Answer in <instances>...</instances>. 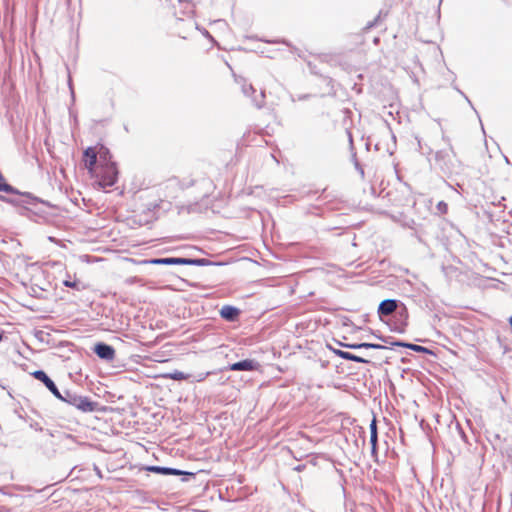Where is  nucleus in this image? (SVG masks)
I'll return each instance as SVG.
<instances>
[{
    "instance_id": "f257e3e1",
    "label": "nucleus",
    "mask_w": 512,
    "mask_h": 512,
    "mask_svg": "<svg viewBox=\"0 0 512 512\" xmlns=\"http://www.w3.org/2000/svg\"><path fill=\"white\" fill-rule=\"evenodd\" d=\"M443 139L447 142L448 147L435 153V165L446 175L458 174L461 170V163L449 139H446L445 136Z\"/></svg>"
},
{
    "instance_id": "f03ea898",
    "label": "nucleus",
    "mask_w": 512,
    "mask_h": 512,
    "mask_svg": "<svg viewBox=\"0 0 512 512\" xmlns=\"http://www.w3.org/2000/svg\"><path fill=\"white\" fill-rule=\"evenodd\" d=\"M0 191L17 195V197H15V198L1 197V199L3 201L13 204V205H20V206L26 207L27 205H34L35 203L38 202V199L36 197H34L32 194H30L28 192L21 193L16 188H14L10 184L6 183L1 172H0Z\"/></svg>"
},
{
    "instance_id": "7ed1b4c3",
    "label": "nucleus",
    "mask_w": 512,
    "mask_h": 512,
    "mask_svg": "<svg viewBox=\"0 0 512 512\" xmlns=\"http://www.w3.org/2000/svg\"><path fill=\"white\" fill-rule=\"evenodd\" d=\"M99 155L100 159H104L105 161V164L101 167L99 183L103 187H111L117 182L118 179L116 163L111 162L110 158L108 159L109 151L104 147H101Z\"/></svg>"
},
{
    "instance_id": "20e7f679",
    "label": "nucleus",
    "mask_w": 512,
    "mask_h": 512,
    "mask_svg": "<svg viewBox=\"0 0 512 512\" xmlns=\"http://www.w3.org/2000/svg\"><path fill=\"white\" fill-rule=\"evenodd\" d=\"M58 399L85 413L93 412L97 407V402L91 401L90 398L69 390H65L63 393L61 392V398Z\"/></svg>"
},
{
    "instance_id": "39448f33",
    "label": "nucleus",
    "mask_w": 512,
    "mask_h": 512,
    "mask_svg": "<svg viewBox=\"0 0 512 512\" xmlns=\"http://www.w3.org/2000/svg\"><path fill=\"white\" fill-rule=\"evenodd\" d=\"M236 81L241 85V90L243 94L247 97H251L252 103L255 105V107L260 109L265 105L264 90H261L258 95H255L256 90L252 84L247 83L245 79H236Z\"/></svg>"
},
{
    "instance_id": "423d86ee",
    "label": "nucleus",
    "mask_w": 512,
    "mask_h": 512,
    "mask_svg": "<svg viewBox=\"0 0 512 512\" xmlns=\"http://www.w3.org/2000/svg\"><path fill=\"white\" fill-rule=\"evenodd\" d=\"M32 376L41 381L45 387L56 397L61 398V392L54 383V381L46 374L43 370H36L32 373Z\"/></svg>"
},
{
    "instance_id": "0eeeda50",
    "label": "nucleus",
    "mask_w": 512,
    "mask_h": 512,
    "mask_svg": "<svg viewBox=\"0 0 512 512\" xmlns=\"http://www.w3.org/2000/svg\"><path fill=\"white\" fill-rule=\"evenodd\" d=\"M94 353L105 361H112L115 358V349L103 342L95 344Z\"/></svg>"
},
{
    "instance_id": "6e6552de",
    "label": "nucleus",
    "mask_w": 512,
    "mask_h": 512,
    "mask_svg": "<svg viewBox=\"0 0 512 512\" xmlns=\"http://www.w3.org/2000/svg\"><path fill=\"white\" fill-rule=\"evenodd\" d=\"M400 306V301L396 299H385L378 306V315L380 317L389 316Z\"/></svg>"
},
{
    "instance_id": "1a4fd4ad",
    "label": "nucleus",
    "mask_w": 512,
    "mask_h": 512,
    "mask_svg": "<svg viewBox=\"0 0 512 512\" xmlns=\"http://www.w3.org/2000/svg\"><path fill=\"white\" fill-rule=\"evenodd\" d=\"M259 367V363L253 359H245L230 364L226 369L231 371H254Z\"/></svg>"
},
{
    "instance_id": "9d476101",
    "label": "nucleus",
    "mask_w": 512,
    "mask_h": 512,
    "mask_svg": "<svg viewBox=\"0 0 512 512\" xmlns=\"http://www.w3.org/2000/svg\"><path fill=\"white\" fill-rule=\"evenodd\" d=\"M146 471L162 474V475H189L193 476V473L185 472L176 468H170V467H162V466H146L144 468Z\"/></svg>"
},
{
    "instance_id": "9b49d317",
    "label": "nucleus",
    "mask_w": 512,
    "mask_h": 512,
    "mask_svg": "<svg viewBox=\"0 0 512 512\" xmlns=\"http://www.w3.org/2000/svg\"><path fill=\"white\" fill-rule=\"evenodd\" d=\"M183 262L182 257L152 258L145 261L151 265H183Z\"/></svg>"
},
{
    "instance_id": "f8f14e48",
    "label": "nucleus",
    "mask_w": 512,
    "mask_h": 512,
    "mask_svg": "<svg viewBox=\"0 0 512 512\" xmlns=\"http://www.w3.org/2000/svg\"><path fill=\"white\" fill-rule=\"evenodd\" d=\"M240 314V310L234 306L225 305L220 310V315L227 321H235Z\"/></svg>"
},
{
    "instance_id": "ddd939ff",
    "label": "nucleus",
    "mask_w": 512,
    "mask_h": 512,
    "mask_svg": "<svg viewBox=\"0 0 512 512\" xmlns=\"http://www.w3.org/2000/svg\"><path fill=\"white\" fill-rule=\"evenodd\" d=\"M84 157L85 159V167L92 171L97 163V152L92 147H88L84 151Z\"/></svg>"
},
{
    "instance_id": "4468645a",
    "label": "nucleus",
    "mask_w": 512,
    "mask_h": 512,
    "mask_svg": "<svg viewBox=\"0 0 512 512\" xmlns=\"http://www.w3.org/2000/svg\"><path fill=\"white\" fill-rule=\"evenodd\" d=\"M333 352L337 356H339L340 358L345 359V360L353 361L356 363H365V364L369 363V360H367L363 357L357 356L355 354H352L350 352H346V351L338 350V349H333Z\"/></svg>"
},
{
    "instance_id": "2eb2a0df",
    "label": "nucleus",
    "mask_w": 512,
    "mask_h": 512,
    "mask_svg": "<svg viewBox=\"0 0 512 512\" xmlns=\"http://www.w3.org/2000/svg\"><path fill=\"white\" fill-rule=\"evenodd\" d=\"M393 344L395 346L406 347L408 349H411L413 351L420 352V353H431V351L428 348H426L424 346L412 344V343H405V342L397 341V342H394Z\"/></svg>"
},
{
    "instance_id": "dca6fc26",
    "label": "nucleus",
    "mask_w": 512,
    "mask_h": 512,
    "mask_svg": "<svg viewBox=\"0 0 512 512\" xmlns=\"http://www.w3.org/2000/svg\"><path fill=\"white\" fill-rule=\"evenodd\" d=\"M210 260L206 258H184L183 265H191V266H207L210 265Z\"/></svg>"
},
{
    "instance_id": "f3484780",
    "label": "nucleus",
    "mask_w": 512,
    "mask_h": 512,
    "mask_svg": "<svg viewBox=\"0 0 512 512\" xmlns=\"http://www.w3.org/2000/svg\"><path fill=\"white\" fill-rule=\"evenodd\" d=\"M377 439H378V436H377V426H376L375 420H373L371 425H370V443L372 445V452L373 453L376 452Z\"/></svg>"
},
{
    "instance_id": "a211bd4d",
    "label": "nucleus",
    "mask_w": 512,
    "mask_h": 512,
    "mask_svg": "<svg viewBox=\"0 0 512 512\" xmlns=\"http://www.w3.org/2000/svg\"><path fill=\"white\" fill-rule=\"evenodd\" d=\"M165 377L176 381H182L189 379L190 375L185 374L182 371L175 370L171 373L166 374Z\"/></svg>"
},
{
    "instance_id": "6ab92c4d",
    "label": "nucleus",
    "mask_w": 512,
    "mask_h": 512,
    "mask_svg": "<svg viewBox=\"0 0 512 512\" xmlns=\"http://www.w3.org/2000/svg\"><path fill=\"white\" fill-rule=\"evenodd\" d=\"M360 348H365V349H386L385 346L381 345V344H375V343H368V342H362L360 343Z\"/></svg>"
},
{
    "instance_id": "aec40b11",
    "label": "nucleus",
    "mask_w": 512,
    "mask_h": 512,
    "mask_svg": "<svg viewBox=\"0 0 512 512\" xmlns=\"http://www.w3.org/2000/svg\"><path fill=\"white\" fill-rule=\"evenodd\" d=\"M436 208H437L439 213L445 214L447 212V210H448V205H447L446 202L440 201V202H438Z\"/></svg>"
},
{
    "instance_id": "412c9836",
    "label": "nucleus",
    "mask_w": 512,
    "mask_h": 512,
    "mask_svg": "<svg viewBox=\"0 0 512 512\" xmlns=\"http://www.w3.org/2000/svg\"><path fill=\"white\" fill-rule=\"evenodd\" d=\"M63 284H64L66 287L75 288V289L79 290V285H80V283H79L78 281L65 280V281L63 282Z\"/></svg>"
},
{
    "instance_id": "4be33fe9",
    "label": "nucleus",
    "mask_w": 512,
    "mask_h": 512,
    "mask_svg": "<svg viewBox=\"0 0 512 512\" xmlns=\"http://www.w3.org/2000/svg\"><path fill=\"white\" fill-rule=\"evenodd\" d=\"M340 345L345 348H349V349H353V350L361 349L360 343H340Z\"/></svg>"
},
{
    "instance_id": "5701e85b",
    "label": "nucleus",
    "mask_w": 512,
    "mask_h": 512,
    "mask_svg": "<svg viewBox=\"0 0 512 512\" xmlns=\"http://www.w3.org/2000/svg\"><path fill=\"white\" fill-rule=\"evenodd\" d=\"M210 374H211V372H203V373H200V374H198V375L196 376L195 380H196L197 382H201V381L205 380V379H206V377H207L208 375H210Z\"/></svg>"
},
{
    "instance_id": "b1692460",
    "label": "nucleus",
    "mask_w": 512,
    "mask_h": 512,
    "mask_svg": "<svg viewBox=\"0 0 512 512\" xmlns=\"http://www.w3.org/2000/svg\"><path fill=\"white\" fill-rule=\"evenodd\" d=\"M399 308L401 309V311L399 312L400 316H406L407 315V308L406 306L400 302V306Z\"/></svg>"
},
{
    "instance_id": "393cba45",
    "label": "nucleus",
    "mask_w": 512,
    "mask_h": 512,
    "mask_svg": "<svg viewBox=\"0 0 512 512\" xmlns=\"http://www.w3.org/2000/svg\"><path fill=\"white\" fill-rule=\"evenodd\" d=\"M379 18H380V14L375 18V20L373 22L368 23L367 28L370 29V28L374 27L376 25L377 21L379 20Z\"/></svg>"
},
{
    "instance_id": "a878e982",
    "label": "nucleus",
    "mask_w": 512,
    "mask_h": 512,
    "mask_svg": "<svg viewBox=\"0 0 512 512\" xmlns=\"http://www.w3.org/2000/svg\"><path fill=\"white\" fill-rule=\"evenodd\" d=\"M509 324H510V326L512 328V316L509 318Z\"/></svg>"
},
{
    "instance_id": "bb28decb",
    "label": "nucleus",
    "mask_w": 512,
    "mask_h": 512,
    "mask_svg": "<svg viewBox=\"0 0 512 512\" xmlns=\"http://www.w3.org/2000/svg\"><path fill=\"white\" fill-rule=\"evenodd\" d=\"M349 140L352 143V135L349 133Z\"/></svg>"
},
{
    "instance_id": "cd10ccee",
    "label": "nucleus",
    "mask_w": 512,
    "mask_h": 512,
    "mask_svg": "<svg viewBox=\"0 0 512 512\" xmlns=\"http://www.w3.org/2000/svg\"><path fill=\"white\" fill-rule=\"evenodd\" d=\"M2 339H3V335H2V333L0 332V342L2 341Z\"/></svg>"
},
{
    "instance_id": "c85d7f7f",
    "label": "nucleus",
    "mask_w": 512,
    "mask_h": 512,
    "mask_svg": "<svg viewBox=\"0 0 512 512\" xmlns=\"http://www.w3.org/2000/svg\"><path fill=\"white\" fill-rule=\"evenodd\" d=\"M440 2H442V0H440Z\"/></svg>"
}]
</instances>
